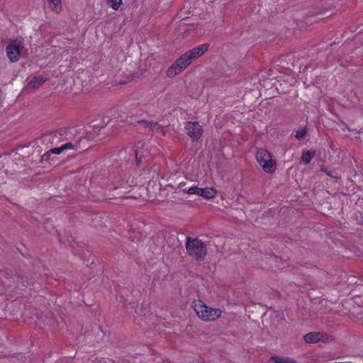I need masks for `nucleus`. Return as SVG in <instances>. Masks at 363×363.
I'll return each mask as SVG.
<instances>
[{
    "mask_svg": "<svg viewBox=\"0 0 363 363\" xmlns=\"http://www.w3.org/2000/svg\"><path fill=\"white\" fill-rule=\"evenodd\" d=\"M194 308L199 318L206 322L214 321L222 315L220 308L208 307L200 300L194 302Z\"/></svg>",
    "mask_w": 363,
    "mask_h": 363,
    "instance_id": "1",
    "label": "nucleus"
},
{
    "mask_svg": "<svg viewBox=\"0 0 363 363\" xmlns=\"http://www.w3.org/2000/svg\"><path fill=\"white\" fill-rule=\"evenodd\" d=\"M186 249L188 254L196 259H203L207 254L205 244L198 238L188 237L186 242Z\"/></svg>",
    "mask_w": 363,
    "mask_h": 363,
    "instance_id": "2",
    "label": "nucleus"
},
{
    "mask_svg": "<svg viewBox=\"0 0 363 363\" xmlns=\"http://www.w3.org/2000/svg\"><path fill=\"white\" fill-rule=\"evenodd\" d=\"M256 159L264 172L272 173L275 171L276 163L272 160L271 154L267 150H258L256 154Z\"/></svg>",
    "mask_w": 363,
    "mask_h": 363,
    "instance_id": "3",
    "label": "nucleus"
},
{
    "mask_svg": "<svg viewBox=\"0 0 363 363\" xmlns=\"http://www.w3.org/2000/svg\"><path fill=\"white\" fill-rule=\"evenodd\" d=\"M191 62L192 60L191 57L188 52H186L167 69L166 72L167 76L170 78L174 77L185 69L191 63Z\"/></svg>",
    "mask_w": 363,
    "mask_h": 363,
    "instance_id": "4",
    "label": "nucleus"
},
{
    "mask_svg": "<svg viewBox=\"0 0 363 363\" xmlns=\"http://www.w3.org/2000/svg\"><path fill=\"white\" fill-rule=\"evenodd\" d=\"M303 340L309 344L318 342L329 343L333 341V338L331 335L324 332H311L303 336Z\"/></svg>",
    "mask_w": 363,
    "mask_h": 363,
    "instance_id": "5",
    "label": "nucleus"
},
{
    "mask_svg": "<svg viewBox=\"0 0 363 363\" xmlns=\"http://www.w3.org/2000/svg\"><path fill=\"white\" fill-rule=\"evenodd\" d=\"M185 129L187 135L194 140H199L203 133V129L198 122H187Z\"/></svg>",
    "mask_w": 363,
    "mask_h": 363,
    "instance_id": "6",
    "label": "nucleus"
},
{
    "mask_svg": "<svg viewBox=\"0 0 363 363\" xmlns=\"http://www.w3.org/2000/svg\"><path fill=\"white\" fill-rule=\"evenodd\" d=\"M144 147L145 142L140 140L133 147L138 165L142 163L143 157H145L148 154L147 150L144 149Z\"/></svg>",
    "mask_w": 363,
    "mask_h": 363,
    "instance_id": "7",
    "label": "nucleus"
},
{
    "mask_svg": "<svg viewBox=\"0 0 363 363\" xmlns=\"http://www.w3.org/2000/svg\"><path fill=\"white\" fill-rule=\"evenodd\" d=\"M6 55L10 61L14 62L18 60L20 57V50L17 43L9 44L6 48Z\"/></svg>",
    "mask_w": 363,
    "mask_h": 363,
    "instance_id": "8",
    "label": "nucleus"
},
{
    "mask_svg": "<svg viewBox=\"0 0 363 363\" xmlns=\"http://www.w3.org/2000/svg\"><path fill=\"white\" fill-rule=\"evenodd\" d=\"M208 48L209 45L204 43L194 48L193 49L187 51V52L191 60H194L203 55L208 50Z\"/></svg>",
    "mask_w": 363,
    "mask_h": 363,
    "instance_id": "9",
    "label": "nucleus"
},
{
    "mask_svg": "<svg viewBox=\"0 0 363 363\" xmlns=\"http://www.w3.org/2000/svg\"><path fill=\"white\" fill-rule=\"evenodd\" d=\"M137 124L141 125L145 129H147L149 132H157L161 129L160 125L157 123H147L145 121H138Z\"/></svg>",
    "mask_w": 363,
    "mask_h": 363,
    "instance_id": "10",
    "label": "nucleus"
},
{
    "mask_svg": "<svg viewBox=\"0 0 363 363\" xmlns=\"http://www.w3.org/2000/svg\"><path fill=\"white\" fill-rule=\"evenodd\" d=\"M217 191L211 187L201 188L199 196L205 199H210L216 196Z\"/></svg>",
    "mask_w": 363,
    "mask_h": 363,
    "instance_id": "11",
    "label": "nucleus"
},
{
    "mask_svg": "<svg viewBox=\"0 0 363 363\" xmlns=\"http://www.w3.org/2000/svg\"><path fill=\"white\" fill-rule=\"evenodd\" d=\"M45 82V79L42 77H34L27 86V88L29 89H35L39 88L44 82Z\"/></svg>",
    "mask_w": 363,
    "mask_h": 363,
    "instance_id": "12",
    "label": "nucleus"
},
{
    "mask_svg": "<svg viewBox=\"0 0 363 363\" xmlns=\"http://www.w3.org/2000/svg\"><path fill=\"white\" fill-rule=\"evenodd\" d=\"M315 155V150L303 151L301 155V162H303L305 164H308Z\"/></svg>",
    "mask_w": 363,
    "mask_h": 363,
    "instance_id": "13",
    "label": "nucleus"
},
{
    "mask_svg": "<svg viewBox=\"0 0 363 363\" xmlns=\"http://www.w3.org/2000/svg\"><path fill=\"white\" fill-rule=\"evenodd\" d=\"M270 362L274 363H296V361L290 357H283L279 356H274L270 357Z\"/></svg>",
    "mask_w": 363,
    "mask_h": 363,
    "instance_id": "14",
    "label": "nucleus"
},
{
    "mask_svg": "<svg viewBox=\"0 0 363 363\" xmlns=\"http://www.w3.org/2000/svg\"><path fill=\"white\" fill-rule=\"evenodd\" d=\"M53 11L59 13L62 11L61 0H48Z\"/></svg>",
    "mask_w": 363,
    "mask_h": 363,
    "instance_id": "15",
    "label": "nucleus"
},
{
    "mask_svg": "<svg viewBox=\"0 0 363 363\" xmlns=\"http://www.w3.org/2000/svg\"><path fill=\"white\" fill-rule=\"evenodd\" d=\"M108 2L113 9L117 10L122 4V0H108Z\"/></svg>",
    "mask_w": 363,
    "mask_h": 363,
    "instance_id": "16",
    "label": "nucleus"
},
{
    "mask_svg": "<svg viewBox=\"0 0 363 363\" xmlns=\"http://www.w3.org/2000/svg\"><path fill=\"white\" fill-rule=\"evenodd\" d=\"M306 129L305 128H301L296 131L295 137L297 140H301L306 136Z\"/></svg>",
    "mask_w": 363,
    "mask_h": 363,
    "instance_id": "17",
    "label": "nucleus"
},
{
    "mask_svg": "<svg viewBox=\"0 0 363 363\" xmlns=\"http://www.w3.org/2000/svg\"><path fill=\"white\" fill-rule=\"evenodd\" d=\"M201 188L198 186H191L188 190H184L189 194H196L199 196Z\"/></svg>",
    "mask_w": 363,
    "mask_h": 363,
    "instance_id": "18",
    "label": "nucleus"
},
{
    "mask_svg": "<svg viewBox=\"0 0 363 363\" xmlns=\"http://www.w3.org/2000/svg\"><path fill=\"white\" fill-rule=\"evenodd\" d=\"M78 145H79L78 143L73 144L72 143H67L62 145V147H63L64 150H67V149H77Z\"/></svg>",
    "mask_w": 363,
    "mask_h": 363,
    "instance_id": "19",
    "label": "nucleus"
},
{
    "mask_svg": "<svg viewBox=\"0 0 363 363\" xmlns=\"http://www.w3.org/2000/svg\"><path fill=\"white\" fill-rule=\"evenodd\" d=\"M50 152H49V151L46 152L45 153H44L42 157H41V162H48V163H50Z\"/></svg>",
    "mask_w": 363,
    "mask_h": 363,
    "instance_id": "20",
    "label": "nucleus"
},
{
    "mask_svg": "<svg viewBox=\"0 0 363 363\" xmlns=\"http://www.w3.org/2000/svg\"><path fill=\"white\" fill-rule=\"evenodd\" d=\"M62 151H64L63 147L62 146H60L59 147H55V148L50 149L49 150V152H50V154L60 155V153L62 152Z\"/></svg>",
    "mask_w": 363,
    "mask_h": 363,
    "instance_id": "21",
    "label": "nucleus"
},
{
    "mask_svg": "<svg viewBox=\"0 0 363 363\" xmlns=\"http://www.w3.org/2000/svg\"><path fill=\"white\" fill-rule=\"evenodd\" d=\"M64 133H65V130H60L58 133L59 135L62 136L64 135Z\"/></svg>",
    "mask_w": 363,
    "mask_h": 363,
    "instance_id": "22",
    "label": "nucleus"
},
{
    "mask_svg": "<svg viewBox=\"0 0 363 363\" xmlns=\"http://www.w3.org/2000/svg\"><path fill=\"white\" fill-rule=\"evenodd\" d=\"M324 172H325V174L330 177H332L331 175V172H328L326 169H324L323 170Z\"/></svg>",
    "mask_w": 363,
    "mask_h": 363,
    "instance_id": "23",
    "label": "nucleus"
},
{
    "mask_svg": "<svg viewBox=\"0 0 363 363\" xmlns=\"http://www.w3.org/2000/svg\"><path fill=\"white\" fill-rule=\"evenodd\" d=\"M160 131L161 132V133H162V135L163 136H164V135H165V132H164L163 130L160 129Z\"/></svg>",
    "mask_w": 363,
    "mask_h": 363,
    "instance_id": "24",
    "label": "nucleus"
},
{
    "mask_svg": "<svg viewBox=\"0 0 363 363\" xmlns=\"http://www.w3.org/2000/svg\"><path fill=\"white\" fill-rule=\"evenodd\" d=\"M271 259H273V260H277V257H272Z\"/></svg>",
    "mask_w": 363,
    "mask_h": 363,
    "instance_id": "25",
    "label": "nucleus"
}]
</instances>
